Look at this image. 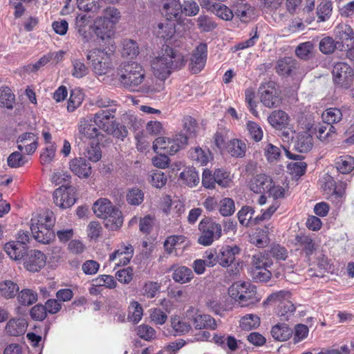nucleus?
<instances>
[{
	"label": "nucleus",
	"mask_w": 354,
	"mask_h": 354,
	"mask_svg": "<svg viewBox=\"0 0 354 354\" xmlns=\"http://www.w3.org/2000/svg\"><path fill=\"white\" fill-rule=\"evenodd\" d=\"M185 65L184 56L177 50L167 46L165 52L154 58L151 62V68L156 77L165 80L172 71Z\"/></svg>",
	"instance_id": "nucleus-1"
},
{
	"label": "nucleus",
	"mask_w": 354,
	"mask_h": 354,
	"mask_svg": "<svg viewBox=\"0 0 354 354\" xmlns=\"http://www.w3.org/2000/svg\"><path fill=\"white\" fill-rule=\"evenodd\" d=\"M117 75L121 84L131 90H137L145 80L146 71L135 62L122 63L118 68Z\"/></svg>",
	"instance_id": "nucleus-2"
},
{
	"label": "nucleus",
	"mask_w": 354,
	"mask_h": 354,
	"mask_svg": "<svg viewBox=\"0 0 354 354\" xmlns=\"http://www.w3.org/2000/svg\"><path fill=\"white\" fill-rule=\"evenodd\" d=\"M55 217L51 212H45L31 218L30 230L33 237L38 242L47 244L54 237L52 227L55 224Z\"/></svg>",
	"instance_id": "nucleus-3"
},
{
	"label": "nucleus",
	"mask_w": 354,
	"mask_h": 354,
	"mask_svg": "<svg viewBox=\"0 0 354 354\" xmlns=\"http://www.w3.org/2000/svg\"><path fill=\"white\" fill-rule=\"evenodd\" d=\"M94 214L106 220L105 226L111 230L119 229L123 223L122 212L106 198H100L93 205Z\"/></svg>",
	"instance_id": "nucleus-4"
},
{
	"label": "nucleus",
	"mask_w": 354,
	"mask_h": 354,
	"mask_svg": "<svg viewBox=\"0 0 354 354\" xmlns=\"http://www.w3.org/2000/svg\"><path fill=\"white\" fill-rule=\"evenodd\" d=\"M229 295L242 306L254 304L260 301L256 287L250 282L236 281L228 289Z\"/></svg>",
	"instance_id": "nucleus-5"
},
{
	"label": "nucleus",
	"mask_w": 354,
	"mask_h": 354,
	"mask_svg": "<svg viewBox=\"0 0 354 354\" xmlns=\"http://www.w3.org/2000/svg\"><path fill=\"white\" fill-rule=\"evenodd\" d=\"M187 145V138L182 134L173 138L158 137L153 143V149L158 153L173 155Z\"/></svg>",
	"instance_id": "nucleus-6"
},
{
	"label": "nucleus",
	"mask_w": 354,
	"mask_h": 354,
	"mask_svg": "<svg viewBox=\"0 0 354 354\" xmlns=\"http://www.w3.org/2000/svg\"><path fill=\"white\" fill-rule=\"evenodd\" d=\"M198 230L201 235L198 242L204 246L212 245L222 236L221 225L209 218L201 220L198 225Z\"/></svg>",
	"instance_id": "nucleus-7"
},
{
	"label": "nucleus",
	"mask_w": 354,
	"mask_h": 354,
	"mask_svg": "<svg viewBox=\"0 0 354 354\" xmlns=\"http://www.w3.org/2000/svg\"><path fill=\"white\" fill-rule=\"evenodd\" d=\"M86 58L91 61L93 72L97 75H105L113 68L111 54L104 50H90Z\"/></svg>",
	"instance_id": "nucleus-8"
},
{
	"label": "nucleus",
	"mask_w": 354,
	"mask_h": 354,
	"mask_svg": "<svg viewBox=\"0 0 354 354\" xmlns=\"http://www.w3.org/2000/svg\"><path fill=\"white\" fill-rule=\"evenodd\" d=\"M261 102L269 109L279 106L281 102V92L274 82L262 84L259 89Z\"/></svg>",
	"instance_id": "nucleus-9"
},
{
	"label": "nucleus",
	"mask_w": 354,
	"mask_h": 354,
	"mask_svg": "<svg viewBox=\"0 0 354 354\" xmlns=\"http://www.w3.org/2000/svg\"><path fill=\"white\" fill-rule=\"evenodd\" d=\"M186 317L197 330H215L217 328L216 320L211 315L201 313L193 307H190L187 310Z\"/></svg>",
	"instance_id": "nucleus-10"
},
{
	"label": "nucleus",
	"mask_w": 354,
	"mask_h": 354,
	"mask_svg": "<svg viewBox=\"0 0 354 354\" xmlns=\"http://www.w3.org/2000/svg\"><path fill=\"white\" fill-rule=\"evenodd\" d=\"M53 200L55 204L62 209L71 207L76 201L75 188L71 186L59 187L53 193Z\"/></svg>",
	"instance_id": "nucleus-11"
},
{
	"label": "nucleus",
	"mask_w": 354,
	"mask_h": 354,
	"mask_svg": "<svg viewBox=\"0 0 354 354\" xmlns=\"http://www.w3.org/2000/svg\"><path fill=\"white\" fill-rule=\"evenodd\" d=\"M207 46L201 43L196 46L190 58L189 69L192 73H198L205 67L207 60Z\"/></svg>",
	"instance_id": "nucleus-12"
},
{
	"label": "nucleus",
	"mask_w": 354,
	"mask_h": 354,
	"mask_svg": "<svg viewBox=\"0 0 354 354\" xmlns=\"http://www.w3.org/2000/svg\"><path fill=\"white\" fill-rule=\"evenodd\" d=\"M17 143L21 152L32 155L38 147V138L33 133H24L19 136Z\"/></svg>",
	"instance_id": "nucleus-13"
},
{
	"label": "nucleus",
	"mask_w": 354,
	"mask_h": 354,
	"mask_svg": "<svg viewBox=\"0 0 354 354\" xmlns=\"http://www.w3.org/2000/svg\"><path fill=\"white\" fill-rule=\"evenodd\" d=\"M75 28L84 42H89L92 39L93 24H91L90 17L86 15H79L76 17Z\"/></svg>",
	"instance_id": "nucleus-14"
},
{
	"label": "nucleus",
	"mask_w": 354,
	"mask_h": 354,
	"mask_svg": "<svg viewBox=\"0 0 354 354\" xmlns=\"http://www.w3.org/2000/svg\"><path fill=\"white\" fill-rule=\"evenodd\" d=\"M115 109L101 110L96 113L93 118V121L98 129H102L106 133H110L113 124L111 119L114 118Z\"/></svg>",
	"instance_id": "nucleus-15"
},
{
	"label": "nucleus",
	"mask_w": 354,
	"mask_h": 354,
	"mask_svg": "<svg viewBox=\"0 0 354 354\" xmlns=\"http://www.w3.org/2000/svg\"><path fill=\"white\" fill-rule=\"evenodd\" d=\"M46 263V255L39 250H33L30 252L25 260L24 266L30 272H36L44 268Z\"/></svg>",
	"instance_id": "nucleus-16"
},
{
	"label": "nucleus",
	"mask_w": 354,
	"mask_h": 354,
	"mask_svg": "<svg viewBox=\"0 0 354 354\" xmlns=\"http://www.w3.org/2000/svg\"><path fill=\"white\" fill-rule=\"evenodd\" d=\"M78 132L81 139H92L100 136V131L93 121V118H82L78 124Z\"/></svg>",
	"instance_id": "nucleus-17"
},
{
	"label": "nucleus",
	"mask_w": 354,
	"mask_h": 354,
	"mask_svg": "<svg viewBox=\"0 0 354 354\" xmlns=\"http://www.w3.org/2000/svg\"><path fill=\"white\" fill-rule=\"evenodd\" d=\"M133 253V249L131 244L122 245L109 256V261L115 262L117 266H125L129 263Z\"/></svg>",
	"instance_id": "nucleus-18"
},
{
	"label": "nucleus",
	"mask_w": 354,
	"mask_h": 354,
	"mask_svg": "<svg viewBox=\"0 0 354 354\" xmlns=\"http://www.w3.org/2000/svg\"><path fill=\"white\" fill-rule=\"evenodd\" d=\"M240 251V248L236 245L223 246L217 254L218 263L223 267H230Z\"/></svg>",
	"instance_id": "nucleus-19"
},
{
	"label": "nucleus",
	"mask_w": 354,
	"mask_h": 354,
	"mask_svg": "<svg viewBox=\"0 0 354 354\" xmlns=\"http://www.w3.org/2000/svg\"><path fill=\"white\" fill-rule=\"evenodd\" d=\"M115 29L113 25L99 17H97L93 22V32L102 41L111 39L115 35Z\"/></svg>",
	"instance_id": "nucleus-20"
},
{
	"label": "nucleus",
	"mask_w": 354,
	"mask_h": 354,
	"mask_svg": "<svg viewBox=\"0 0 354 354\" xmlns=\"http://www.w3.org/2000/svg\"><path fill=\"white\" fill-rule=\"evenodd\" d=\"M164 89L165 80L160 77H156V79H151L150 82L149 80L146 81L144 84L139 86L137 91L149 97H153Z\"/></svg>",
	"instance_id": "nucleus-21"
},
{
	"label": "nucleus",
	"mask_w": 354,
	"mask_h": 354,
	"mask_svg": "<svg viewBox=\"0 0 354 354\" xmlns=\"http://www.w3.org/2000/svg\"><path fill=\"white\" fill-rule=\"evenodd\" d=\"M272 181L269 176L258 174L251 180L250 188L254 193L265 194L270 189Z\"/></svg>",
	"instance_id": "nucleus-22"
},
{
	"label": "nucleus",
	"mask_w": 354,
	"mask_h": 354,
	"mask_svg": "<svg viewBox=\"0 0 354 354\" xmlns=\"http://www.w3.org/2000/svg\"><path fill=\"white\" fill-rule=\"evenodd\" d=\"M27 327L28 322L25 319L12 318L7 322L5 332L8 335L18 337L26 333Z\"/></svg>",
	"instance_id": "nucleus-23"
},
{
	"label": "nucleus",
	"mask_w": 354,
	"mask_h": 354,
	"mask_svg": "<svg viewBox=\"0 0 354 354\" xmlns=\"http://www.w3.org/2000/svg\"><path fill=\"white\" fill-rule=\"evenodd\" d=\"M70 169L80 178H88L91 174V167L83 158H74L70 162Z\"/></svg>",
	"instance_id": "nucleus-24"
},
{
	"label": "nucleus",
	"mask_w": 354,
	"mask_h": 354,
	"mask_svg": "<svg viewBox=\"0 0 354 354\" xmlns=\"http://www.w3.org/2000/svg\"><path fill=\"white\" fill-rule=\"evenodd\" d=\"M162 11L169 21L176 19L183 12L180 0H163Z\"/></svg>",
	"instance_id": "nucleus-25"
},
{
	"label": "nucleus",
	"mask_w": 354,
	"mask_h": 354,
	"mask_svg": "<svg viewBox=\"0 0 354 354\" xmlns=\"http://www.w3.org/2000/svg\"><path fill=\"white\" fill-rule=\"evenodd\" d=\"M154 33L158 37L164 40L170 39L175 33V24L173 21L168 19L160 22L154 27Z\"/></svg>",
	"instance_id": "nucleus-26"
},
{
	"label": "nucleus",
	"mask_w": 354,
	"mask_h": 354,
	"mask_svg": "<svg viewBox=\"0 0 354 354\" xmlns=\"http://www.w3.org/2000/svg\"><path fill=\"white\" fill-rule=\"evenodd\" d=\"M225 149L232 157L243 158L245 155L247 146L243 140L234 138L226 144Z\"/></svg>",
	"instance_id": "nucleus-27"
},
{
	"label": "nucleus",
	"mask_w": 354,
	"mask_h": 354,
	"mask_svg": "<svg viewBox=\"0 0 354 354\" xmlns=\"http://www.w3.org/2000/svg\"><path fill=\"white\" fill-rule=\"evenodd\" d=\"M332 73L334 82L343 84L344 82L351 77L352 69L347 64L339 62L333 66Z\"/></svg>",
	"instance_id": "nucleus-28"
},
{
	"label": "nucleus",
	"mask_w": 354,
	"mask_h": 354,
	"mask_svg": "<svg viewBox=\"0 0 354 354\" xmlns=\"http://www.w3.org/2000/svg\"><path fill=\"white\" fill-rule=\"evenodd\" d=\"M295 245L297 250H301L306 256L313 254L316 250V245L313 239L307 235L301 234L295 237Z\"/></svg>",
	"instance_id": "nucleus-29"
},
{
	"label": "nucleus",
	"mask_w": 354,
	"mask_h": 354,
	"mask_svg": "<svg viewBox=\"0 0 354 354\" xmlns=\"http://www.w3.org/2000/svg\"><path fill=\"white\" fill-rule=\"evenodd\" d=\"M297 61L292 57H284L279 59L275 69L279 75L288 76L297 68Z\"/></svg>",
	"instance_id": "nucleus-30"
},
{
	"label": "nucleus",
	"mask_w": 354,
	"mask_h": 354,
	"mask_svg": "<svg viewBox=\"0 0 354 354\" xmlns=\"http://www.w3.org/2000/svg\"><path fill=\"white\" fill-rule=\"evenodd\" d=\"M289 117L281 110L272 111L268 118L269 124L276 129H281L288 124Z\"/></svg>",
	"instance_id": "nucleus-31"
},
{
	"label": "nucleus",
	"mask_w": 354,
	"mask_h": 354,
	"mask_svg": "<svg viewBox=\"0 0 354 354\" xmlns=\"http://www.w3.org/2000/svg\"><path fill=\"white\" fill-rule=\"evenodd\" d=\"M335 166L341 174H350L354 169V158L349 155L339 156L335 160Z\"/></svg>",
	"instance_id": "nucleus-32"
},
{
	"label": "nucleus",
	"mask_w": 354,
	"mask_h": 354,
	"mask_svg": "<svg viewBox=\"0 0 354 354\" xmlns=\"http://www.w3.org/2000/svg\"><path fill=\"white\" fill-rule=\"evenodd\" d=\"M4 250L10 259L15 261L21 259L26 253L25 246L19 245L15 241L5 244Z\"/></svg>",
	"instance_id": "nucleus-33"
},
{
	"label": "nucleus",
	"mask_w": 354,
	"mask_h": 354,
	"mask_svg": "<svg viewBox=\"0 0 354 354\" xmlns=\"http://www.w3.org/2000/svg\"><path fill=\"white\" fill-rule=\"evenodd\" d=\"M71 67V73L75 78L81 79L89 73V68L86 65L83 59H72Z\"/></svg>",
	"instance_id": "nucleus-34"
},
{
	"label": "nucleus",
	"mask_w": 354,
	"mask_h": 354,
	"mask_svg": "<svg viewBox=\"0 0 354 354\" xmlns=\"http://www.w3.org/2000/svg\"><path fill=\"white\" fill-rule=\"evenodd\" d=\"M271 334L274 339L282 342L290 339L292 330L286 324H277L272 328Z\"/></svg>",
	"instance_id": "nucleus-35"
},
{
	"label": "nucleus",
	"mask_w": 354,
	"mask_h": 354,
	"mask_svg": "<svg viewBox=\"0 0 354 354\" xmlns=\"http://www.w3.org/2000/svg\"><path fill=\"white\" fill-rule=\"evenodd\" d=\"M342 117L341 110L333 107L326 109L322 114L323 122L330 126L339 123L342 120Z\"/></svg>",
	"instance_id": "nucleus-36"
},
{
	"label": "nucleus",
	"mask_w": 354,
	"mask_h": 354,
	"mask_svg": "<svg viewBox=\"0 0 354 354\" xmlns=\"http://www.w3.org/2000/svg\"><path fill=\"white\" fill-rule=\"evenodd\" d=\"M15 103V95L8 86L0 87V107L12 109Z\"/></svg>",
	"instance_id": "nucleus-37"
},
{
	"label": "nucleus",
	"mask_w": 354,
	"mask_h": 354,
	"mask_svg": "<svg viewBox=\"0 0 354 354\" xmlns=\"http://www.w3.org/2000/svg\"><path fill=\"white\" fill-rule=\"evenodd\" d=\"M211 153L209 150H204L196 147L190 151V158L196 165L204 166L209 162Z\"/></svg>",
	"instance_id": "nucleus-38"
},
{
	"label": "nucleus",
	"mask_w": 354,
	"mask_h": 354,
	"mask_svg": "<svg viewBox=\"0 0 354 354\" xmlns=\"http://www.w3.org/2000/svg\"><path fill=\"white\" fill-rule=\"evenodd\" d=\"M194 277L192 270L186 266H178L174 270L172 278L178 283H186Z\"/></svg>",
	"instance_id": "nucleus-39"
},
{
	"label": "nucleus",
	"mask_w": 354,
	"mask_h": 354,
	"mask_svg": "<svg viewBox=\"0 0 354 354\" xmlns=\"http://www.w3.org/2000/svg\"><path fill=\"white\" fill-rule=\"evenodd\" d=\"M19 290L17 283L11 280H6L0 282V295L6 299H11L16 296Z\"/></svg>",
	"instance_id": "nucleus-40"
},
{
	"label": "nucleus",
	"mask_w": 354,
	"mask_h": 354,
	"mask_svg": "<svg viewBox=\"0 0 354 354\" xmlns=\"http://www.w3.org/2000/svg\"><path fill=\"white\" fill-rule=\"evenodd\" d=\"M343 45L339 41H335L330 37H326L321 39L319 44L320 51L324 54L333 53L335 49L342 48Z\"/></svg>",
	"instance_id": "nucleus-41"
},
{
	"label": "nucleus",
	"mask_w": 354,
	"mask_h": 354,
	"mask_svg": "<svg viewBox=\"0 0 354 354\" xmlns=\"http://www.w3.org/2000/svg\"><path fill=\"white\" fill-rule=\"evenodd\" d=\"M314 45L311 41L300 44L295 49L296 56L303 60H308L313 57Z\"/></svg>",
	"instance_id": "nucleus-42"
},
{
	"label": "nucleus",
	"mask_w": 354,
	"mask_h": 354,
	"mask_svg": "<svg viewBox=\"0 0 354 354\" xmlns=\"http://www.w3.org/2000/svg\"><path fill=\"white\" fill-rule=\"evenodd\" d=\"M185 237L181 235L167 237L164 243V247L167 253L171 254L174 250L184 248Z\"/></svg>",
	"instance_id": "nucleus-43"
},
{
	"label": "nucleus",
	"mask_w": 354,
	"mask_h": 354,
	"mask_svg": "<svg viewBox=\"0 0 354 354\" xmlns=\"http://www.w3.org/2000/svg\"><path fill=\"white\" fill-rule=\"evenodd\" d=\"M98 17L115 28V25L120 19L121 14L118 9L109 6L104 10L103 15Z\"/></svg>",
	"instance_id": "nucleus-44"
},
{
	"label": "nucleus",
	"mask_w": 354,
	"mask_h": 354,
	"mask_svg": "<svg viewBox=\"0 0 354 354\" xmlns=\"http://www.w3.org/2000/svg\"><path fill=\"white\" fill-rule=\"evenodd\" d=\"M180 178L190 187L196 186L200 180L198 172L193 168H188L182 171Z\"/></svg>",
	"instance_id": "nucleus-45"
},
{
	"label": "nucleus",
	"mask_w": 354,
	"mask_h": 354,
	"mask_svg": "<svg viewBox=\"0 0 354 354\" xmlns=\"http://www.w3.org/2000/svg\"><path fill=\"white\" fill-rule=\"evenodd\" d=\"M313 145V137L307 132H305L299 135L295 147L299 151L305 153L310 151Z\"/></svg>",
	"instance_id": "nucleus-46"
},
{
	"label": "nucleus",
	"mask_w": 354,
	"mask_h": 354,
	"mask_svg": "<svg viewBox=\"0 0 354 354\" xmlns=\"http://www.w3.org/2000/svg\"><path fill=\"white\" fill-rule=\"evenodd\" d=\"M161 285L156 281H146L142 288V295L148 299L154 298L156 295L160 292Z\"/></svg>",
	"instance_id": "nucleus-47"
},
{
	"label": "nucleus",
	"mask_w": 354,
	"mask_h": 354,
	"mask_svg": "<svg viewBox=\"0 0 354 354\" xmlns=\"http://www.w3.org/2000/svg\"><path fill=\"white\" fill-rule=\"evenodd\" d=\"M143 315L142 306L138 301H132L129 306L128 320L134 324L138 323Z\"/></svg>",
	"instance_id": "nucleus-48"
},
{
	"label": "nucleus",
	"mask_w": 354,
	"mask_h": 354,
	"mask_svg": "<svg viewBox=\"0 0 354 354\" xmlns=\"http://www.w3.org/2000/svg\"><path fill=\"white\" fill-rule=\"evenodd\" d=\"M260 325L259 317L253 314H248L240 320V327L244 330H251Z\"/></svg>",
	"instance_id": "nucleus-49"
},
{
	"label": "nucleus",
	"mask_w": 354,
	"mask_h": 354,
	"mask_svg": "<svg viewBox=\"0 0 354 354\" xmlns=\"http://www.w3.org/2000/svg\"><path fill=\"white\" fill-rule=\"evenodd\" d=\"M211 9L212 12L223 20L230 21L234 17L233 12L231 9L224 4L214 3Z\"/></svg>",
	"instance_id": "nucleus-50"
},
{
	"label": "nucleus",
	"mask_w": 354,
	"mask_h": 354,
	"mask_svg": "<svg viewBox=\"0 0 354 354\" xmlns=\"http://www.w3.org/2000/svg\"><path fill=\"white\" fill-rule=\"evenodd\" d=\"M335 33L337 37L341 41L342 44L344 41H351L353 38V32L352 28L346 24H340L336 26ZM344 46V44H342Z\"/></svg>",
	"instance_id": "nucleus-51"
},
{
	"label": "nucleus",
	"mask_w": 354,
	"mask_h": 354,
	"mask_svg": "<svg viewBox=\"0 0 354 354\" xmlns=\"http://www.w3.org/2000/svg\"><path fill=\"white\" fill-rule=\"evenodd\" d=\"M183 131L185 132L184 137H186L187 141L189 138L195 137L197 130V123L194 118L188 116L183 120Z\"/></svg>",
	"instance_id": "nucleus-52"
},
{
	"label": "nucleus",
	"mask_w": 354,
	"mask_h": 354,
	"mask_svg": "<svg viewBox=\"0 0 354 354\" xmlns=\"http://www.w3.org/2000/svg\"><path fill=\"white\" fill-rule=\"evenodd\" d=\"M295 310V307L290 300H283L279 304L277 315L283 319H288Z\"/></svg>",
	"instance_id": "nucleus-53"
},
{
	"label": "nucleus",
	"mask_w": 354,
	"mask_h": 354,
	"mask_svg": "<svg viewBox=\"0 0 354 354\" xmlns=\"http://www.w3.org/2000/svg\"><path fill=\"white\" fill-rule=\"evenodd\" d=\"M19 302L24 306H30L37 300V294L31 289L22 290L18 297Z\"/></svg>",
	"instance_id": "nucleus-54"
},
{
	"label": "nucleus",
	"mask_w": 354,
	"mask_h": 354,
	"mask_svg": "<svg viewBox=\"0 0 354 354\" xmlns=\"http://www.w3.org/2000/svg\"><path fill=\"white\" fill-rule=\"evenodd\" d=\"M171 327L177 335L187 333L191 329L189 324L185 322L178 316H174L171 319Z\"/></svg>",
	"instance_id": "nucleus-55"
},
{
	"label": "nucleus",
	"mask_w": 354,
	"mask_h": 354,
	"mask_svg": "<svg viewBox=\"0 0 354 354\" xmlns=\"http://www.w3.org/2000/svg\"><path fill=\"white\" fill-rule=\"evenodd\" d=\"M218 211L223 216H230L235 212L234 201L230 198H224L218 203Z\"/></svg>",
	"instance_id": "nucleus-56"
},
{
	"label": "nucleus",
	"mask_w": 354,
	"mask_h": 354,
	"mask_svg": "<svg viewBox=\"0 0 354 354\" xmlns=\"http://www.w3.org/2000/svg\"><path fill=\"white\" fill-rule=\"evenodd\" d=\"M272 264L268 254L259 253L252 257V269L268 268Z\"/></svg>",
	"instance_id": "nucleus-57"
},
{
	"label": "nucleus",
	"mask_w": 354,
	"mask_h": 354,
	"mask_svg": "<svg viewBox=\"0 0 354 354\" xmlns=\"http://www.w3.org/2000/svg\"><path fill=\"white\" fill-rule=\"evenodd\" d=\"M139 48L137 43L131 39H126L123 41L122 56L133 58L138 55Z\"/></svg>",
	"instance_id": "nucleus-58"
},
{
	"label": "nucleus",
	"mask_w": 354,
	"mask_h": 354,
	"mask_svg": "<svg viewBox=\"0 0 354 354\" xmlns=\"http://www.w3.org/2000/svg\"><path fill=\"white\" fill-rule=\"evenodd\" d=\"M84 154L91 162H96L99 161L102 158V151L99 143H91L87 147Z\"/></svg>",
	"instance_id": "nucleus-59"
},
{
	"label": "nucleus",
	"mask_w": 354,
	"mask_h": 354,
	"mask_svg": "<svg viewBox=\"0 0 354 354\" xmlns=\"http://www.w3.org/2000/svg\"><path fill=\"white\" fill-rule=\"evenodd\" d=\"M94 286H105L107 288L113 289L117 286L116 281L111 275L102 274L93 280Z\"/></svg>",
	"instance_id": "nucleus-60"
},
{
	"label": "nucleus",
	"mask_w": 354,
	"mask_h": 354,
	"mask_svg": "<svg viewBox=\"0 0 354 354\" xmlns=\"http://www.w3.org/2000/svg\"><path fill=\"white\" fill-rule=\"evenodd\" d=\"M333 6L330 1L322 2L317 7V14L320 21L327 20L332 12Z\"/></svg>",
	"instance_id": "nucleus-61"
},
{
	"label": "nucleus",
	"mask_w": 354,
	"mask_h": 354,
	"mask_svg": "<svg viewBox=\"0 0 354 354\" xmlns=\"http://www.w3.org/2000/svg\"><path fill=\"white\" fill-rule=\"evenodd\" d=\"M83 95L80 91H72L68 102L67 110L74 111L82 102Z\"/></svg>",
	"instance_id": "nucleus-62"
},
{
	"label": "nucleus",
	"mask_w": 354,
	"mask_h": 354,
	"mask_svg": "<svg viewBox=\"0 0 354 354\" xmlns=\"http://www.w3.org/2000/svg\"><path fill=\"white\" fill-rule=\"evenodd\" d=\"M27 161L28 160L19 151L12 153L7 159L8 166L12 168L22 167Z\"/></svg>",
	"instance_id": "nucleus-63"
},
{
	"label": "nucleus",
	"mask_w": 354,
	"mask_h": 354,
	"mask_svg": "<svg viewBox=\"0 0 354 354\" xmlns=\"http://www.w3.org/2000/svg\"><path fill=\"white\" fill-rule=\"evenodd\" d=\"M77 7L85 12H96L100 7V0H77Z\"/></svg>",
	"instance_id": "nucleus-64"
}]
</instances>
